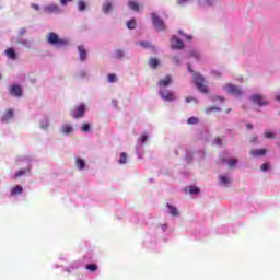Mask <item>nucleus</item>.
<instances>
[{
  "label": "nucleus",
  "instance_id": "nucleus-1",
  "mask_svg": "<svg viewBox=\"0 0 280 280\" xmlns=\"http://www.w3.org/2000/svg\"><path fill=\"white\" fill-rule=\"evenodd\" d=\"M192 82L200 93H203L205 95L209 93V88H207V84H205V77H202V74L194 73Z\"/></svg>",
  "mask_w": 280,
  "mask_h": 280
},
{
  "label": "nucleus",
  "instance_id": "nucleus-2",
  "mask_svg": "<svg viewBox=\"0 0 280 280\" xmlns=\"http://www.w3.org/2000/svg\"><path fill=\"white\" fill-rule=\"evenodd\" d=\"M47 43H49V45H57V47H67V45H69V40L60 38L58 34L54 32L48 34Z\"/></svg>",
  "mask_w": 280,
  "mask_h": 280
},
{
  "label": "nucleus",
  "instance_id": "nucleus-3",
  "mask_svg": "<svg viewBox=\"0 0 280 280\" xmlns=\"http://www.w3.org/2000/svg\"><path fill=\"white\" fill-rule=\"evenodd\" d=\"M84 113H86V106L84 104L75 106L70 110V115L73 119H81V117H84Z\"/></svg>",
  "mask_w": 280,
  "mask_h": 280
},
{
  "label": "nucleus",
  "instance_id": "nucleus-4",
  "mask_svg": "<svg viewBox=\"0 0 280 280\" xmlns=\"http://www.w3.org/2000/svg\"><path fill=\"white\" fill-rule=\"evenodd\" d=\"M151 18H152L153 25H154L155 30L158 32H165V30L167 28L165 26V22L163 20H161V18H159V15H156V13H152Z\"/></svg>",
  "mask_w": 280,
  "mask_h": 280
},
{
  "label": "nucleus",
  "instance_id": "nucleus-5",
  "mask_svg": "<svg viewBox=\"0 0 280 280\" xmlns=\"http://www.w3.org/2000/svg\"><path fill=\"white\" fill-rule=\"evenodd\" d=\"M253 104H257L258 106H268V100L264 97L261 94H254L249 97Z\"/></svg>",
  "mask_w": 280,
  "mask_h": 280
},
{
  "label": "nucleus",
  "instance_id": "nucleus-6",
  "mask_svg": "<svg viewBox=\"0 0 280 280\" xmlns=\"http://www.w3.org/2000/svg\"><path fill=\"white\" fill-rule=\"evenodd\" d=\"M162 100L165 102H174L176 100V95H174V92L170 90H162L159 92Z\"/></svg>",
  "mask_w": 280,
  "mask_h": 280
},
{
  "label": "nucleus",
  "instance_id": "nucleus-7",
  "mask_svg": "<svg viewBox=\"0 0 280 280\" xmlns=\"http://www.w3.org/2000/svg\"><path fill=\"white\" fill-rule=\"evenodd\" d=\"M224 90L230 93V95H235L236 97L242 95V89H240L237 85L229 84L224 86Z\"/></svg>",
  "mask_w": 280,
  "mask_h": 280
},
{
  "label": "nucleus",
  "instance_id": "nucleus-8",
  "mask_svg": "<svg viewBox=\"0 0 280 280\" xmlns=\"http://www.w3.org/2000/svg\"><path fill=\"white\" fill-rule=\"evenodd\" d=\"M10 95H13L14 97H22L23 95V89L19 84H13L9 88Z\"/></svg>",
  "mask_w": 280,
  "mask_h": 280
},
{
  "label": "nucleus",
  "instance_id": "nucleus-9",
  "mask_svg": "<svg viewBox=\"0 0 280 280\" xmlns=\"http://www.w3.org/2000/svg\"><path fill=\"white\" fill-rule=\"evenodd\" d=\"M171 47L172 49H183V47H185V44L183 43V40H180V38L173 36L171 39Z\"/></svg>",
  "mask_w": 280,
  "mask_h": 280
},
{
  "label": "nucleus",
  "instance_id": "nucleus-10",
  "mask_svg": "<svg viewBox=\"0 0 280 280\" xmlns=\"http://www.w3.org/2000/svg\"><path fill=\"white\" fill-rule=\"evenodd\" d=\"M78 50H79V58H80L81 62H84L89 56V51L86 50L84 45H80L78 47Z\"/></svg>",
  "mask_w": 280,
  "mask_h": 280
},
{
  "label": "nucleus",
  "instance_id": "nucleus-11",
  "mask_svg": "<svg viewBox=\"0 0 280 280\" xmlns=\"http://www.w3.org/2000/svg\"><path fill=\"white\" fill-rule=\"evenodd\" d=\"M12 117H14V110L13 109H8L1 117V121L4 124H8V121L12 120Z\"/></svg>",
  "mask_w": 280,
  "mask_h": 280
},
{
  "label": "nucleus",
  "instance_id": "nucleus-12",
  "mask_svg": "<svg viewBox=\"0 0 280 280\" xmlns=\"http://www.w3.org/2000/svg\"><path fill=\"white\" fill-rule=\"evenodd\" d=\"M172 84V77L166 75L164 79L160 80L158 82V85L161 86L162 89H165L166 86H170Z\"/></svg>",
  "mask_w": 280,
  "mask_h": 280
},
{
  "label": "nucleus",
  "instance_id": "nucleus-13",
  "mask_svg": "<svg viewBox=\"0 0 280 280\" xmlns=\"http://www.w3.org/2000/svg\"><path fill=\"white\" fill-rule=\"evenodd\" d=\"M44 12H46L47 14H54L56 12H60V8L56 4H50L44 8Z\"/></svg>",
  "mask_w": 280,
  "mask_h": 280
},
{
  "label": "nucleus",
  "instance_id": "nucleus-14",
  "mask_svg": "<svg viewBox=\"0 0 280 280\" xmlns=\"http://www.w3.org/2000/svg\"><path fill=\"white\" fill-rule=\"evenodd\" d=\"M222 165H224V163H228L229 167H235V165H237V159L232 158L230 160H226L224 158L220 159Z\"/></svg>",
  "mask_w": 280,
  "mask_h": 280
},
{
  "label": "nucleus",
  "instance_id": "nucleus-15",
  "mask_svg": "<svg viewBox=\"0 0 280 280\" xmlns=\"http://www.w3.org/2000/svg\"><path fill=\"white\" fill-rule=\"evenodd\" d=\"M267 152L268 151L266 149H256V150H250L249 154L252 156H265Z\"/></svg>",
  "mask_w": 280,
  "mask_h": 280
},
{
  "label": "nucleus",
  "instance_id": "nucleus-16",
  "mask_svg": "<svg viewBox=\"0 0 280 280\" xmlns=\"http://www.w3.org/2000/svg\"><path fill=\"white\" fill-rule=\"evenodd\" d=\"M167 209L170 210L171 215H173L174 218L180 215V213L178 212V209L170 203L166 205Z\"/></svg>",
  "mask_w": 280,
  "mask_h": 280
},
{
  "label": "nucleus",
  "instance_id": "nucleus-17",
  "mask_svg": "<svg viewBox=\"0 0 280 280\" xmlns=\"http://www.w3.org/2000/svg\"><path fill=\"white\" fill-rule=\"evenodd\" d=\"M19 194H23V187L21 185H16L11 189V196H19Z\"/></svg>",
  "mask_w": 280,
  "mask_h": 280
},
{
  "label": "nucleus",
  "instance_id": "nucleus-18",
  "mask_svg": "<svg viewBox=\"0 0 280 280\" xmlns=\"http://www.w3.org/2000/svg\"><path fill=\"white\" fill-rule=\"evenodd\" d=\"M5 55L10 58V60H16V51H14L13 48L7 49Z\"/></svg>",
  "mask_w": 280,
  "mask_h": 280
},
{
  "label": "nucleus",
  "instance_id": "nucleus-19",
  "mask_svg": "<svg viewBox=\"0 0 280 280\" xmlns=\"http://www.w3.org/2000/svg\"><path fill=\"white\" fill-rule=\"evenodd\" d=\"M63 135H71L73 132V127L71 125H63L61 128Z\"/></svg>",
  "mask_w": 280,
  "mask_h": 280
},
{
  "label": "nucleus",
  "instance_id": "nucleus-20",
  "mask_svg": "<svg viewBox=\"0 0 280 280\" xmlns=\"http://www.w3.org/2000/svg\"><path fill=\"white\" fill-rule=\"evenodd\" d=\"M113 10V3H110V1H106L104 4H103V12L105 14H108V12Z\"/></svg>",
  "mask_w": 280,
  "mask_h": 280
},
{
  "label": "nucleus",
  "instance_id": "nucleus-21",
  "mask_svg": "<svg viewBox=\"0 0 280 280\" xmlns=\"http://www.w3.org/2000/svg\"><path fill=\"white\" fill-rule=\"evenodd\" d=\"M75 163L78 170H84V167L86 166V162L80 158H77Z\"/></svg>",
  "mask_w": 280,
  "mask_h": 280
},
{
  "label": "nucleus",
  "instance_id": "nucleus-22",
  "mask_svg": "<svg viewBox=\"0 0 280 280\" xmlns=\"http://www.w3.org/2000/svg\"><path fill=\"white\" fill-rule=\"evenodd\" d=\"M130 10H133V12H139L140 10V7H139V3L130 0L129 3H128Z\"/></svg>",
  "mask_w": 280,
  "mask_h": 280
},
{
  "label": "nucleus",
  "instance_id": "nucleus-23",
  "mask_svg": "<svg viewBox=\"0 0 280 280\" xmlns=\"http://www.w3.org/2000/svg\"><path fill=\"white\" fill-rule=\"evenodd\" d=\"M160 61L156 58H151L149 59V67H151V69H156V67H159Z\"/></svg>",
  "mask_w": 280,
  "mask_h": 280
},
{
  "label": "nucleus",
  "instance_id": "nucleus-24",
  "mask_svg": "<svg viewBox=\"0 0 280 280\" xmlns=\"http://www.w3.org/2000/svg\"><path fill=\"white\" fill-rule=\"evenodd\" d=\"M119 163L120 165H126V163H128V154H126V152L120 153Z\"/></svg>",
  "mask_w": 280,
  "mask_h": 280
},
{
  "label": "nucleus",
  "instance_id": "nucleus-25",
  "mask_svg": "<svg viewBox=\"0 0 280 280\" xmlns=\"http://www.w3.org/2000/svg\"><path fill=\"white\" fill-rule=\"evenodd\" d=\"M219 180H220V183L222 184V185H230V183H231V178H229V177H226V176H224V175H220L219 176Z\"/></svg>",
  "mask_w": 280,
  "mask_h": 280
},
{
  "label": "nucleus",
  "instance_id": "nucleus-26",
  "mask_svg": "<svg viewBox=\"0 0 280 280\" xmlns=\"http://www.w3.org/2000/svg\"><path fill=\"white\" fill-rule=\"evenodd\" d=\"M27 172H30V168L20 170L18 173H15L14 178H21V176H25Z\"/></svg>",
  "mask_w": 280,
  "mask_h": 280
},
{
  "label": "nucleus",
  "instance_id": "nucleus-27",
  "mask_svg": "<svg viewBox=\"0 0 280 280\" xmlns=\"http://www.w3.org/2000/svg\"><path fill=\"white\" fill-rule=\"evenodd\" d=\"M114 58H116V60H121V58H124V50L116 49L114 54Z\"/></svg>",
  "mask_w": 280,
  "mask_h": 280
},
{
  "label": "nucleus",
  "instance_id": "nucleus-28",
  "mask_svg": "<svg viewBox=\"0 0 280 280\" xmlns=\"http://www.w3.org/2000/svg\"><path fill=\"white\" fill-rule=\"evenodd\" d=\"M128 30H135L137 27V21L135 19H131L127 22Z\"/></svg>",
  "mask_w": 280,
  "mask_h": 280
},
{
  "label": "nucleus",
  "instance_id": "nucleus-29",
  "mask_svg": "<svg viewBox=\"0 0 280 280\" xmlns=\"http://www.w3.org/2000/svg\"><path fill=\"white\" fill-rule=\"evenodd\" d=\"M188 189H189L188 190L189 194H191V195L200 194V188H198L196 186H189Z\"/></svg>",
  "mask_w": 280,
  "mask_h": 280
},
{
  "label": "nucleus",
  "instance_id": "nucleus-30",
  "mask_svg": "<svg viewBox=\"0 0 280 280\" xmlns=\"http://www.w3.org/2000/svg\"><path fill=\"white\" fill-rule=\"evenodd\" d=\"M86 270H90V272H95L97 270V265L95 264H89L85 266Z\"/></svg>",
  "mask_w": 280,
  "mask_h": 280
},
{
  "label": "nucleus",
  "instance_id": "nucleus-31",
  "mask_svg": "<svg viewBox=\"0 0 280 280\" xmlns=\"http://www.w3.org/2000/svg\"><path fill=\"white\" fill-rule=\"evenodd\" d=\"M89 130H91V125H89L88 122H83V125L81 126V132H89Z\"/></svg>",
  "mask_w": 280,
  "mask_h": 280
},
{
  "label": "nucleus",
  "instance_id": "nucleus-32",
  "mask_svg": "<svg viewBox=\"0 0 280 280\" xmlns=\"http://www.w3.org/2000/svg\"><path fill=\"white\" fill-rule=\"evenodd\" d=\"M78 8H79L80 12H84V10H86V3L84 1H79Z\"/></svg>",
  "mask_w": 280,
  "mask_h": 280
},
{
  "label": "nucleus",
  "instance_id": "nucleus-33",
  "mask_svg": "<svg viewBox=\"0 0 280 280\" xmlns=\"http://www.w3.org/2000/svg\"><path fill=\"white\" fill-rule=\"evenodd\" d=\"M107 81L110 83L117 82V74H113V73L108 74Z\"/></svg>",
  "mask_w": 280,
  "mask_h": 280
},
{
  "label": "nucleus",
  "instance_id": "nucleus-34",
  "mask_svg": "<svg viewBox=\"0 0 280 280\" xmlns=\"http://www.w3.org/2000/svg\"><path fill=\"white\" fill-rule=\"evenodd\" d=\"M198 117H189L188 118V120H187V124H189V125H196V124H198Z\"/></svg>",
  "mask_w": 280,
  "mask_h": 280
},
{
  "label": "nucleus",
  "instance_id": "nucleus-35",
  "mask_svg": "<svg viewBox=\"0 0 280 280\" xmlns=\"http://www.w3.org/2000/svg\"><path fill=\"white\" fill-rule=\"evenodd\" d=\"M261 172H268V170H270V165L268 163H264L260 166Z\"/></svg>",
  "mask_w": 280,
  "mask_h": 280
},
{
  "label": "nucleus",
  "instance_id": "nucleus-36",
  "mask_svg": "<svg viewBox=\"0 0 280 280\" xmlns=\"http://www.w3.org/2000/svg\"><path fill=\"white\" fill-rule=\"evenodd\" d=\"M265 137L266 139H275V135L272 133V131H265Z\"/></svg>",
  "mask_w": 280,
  "mask_h": 280
},
{
  "label": "nucleus",
  "instance_id": "nucleus-37",
  "mask_svg": "<svg viewBox=\"0 0 280 280\" xmlns=\"http://www.w3.org/2000/svg\"><path fill=\"white\" fill-rule=\"evenodd\" d=\"M211 110H217V113L220 112L219 107H215V106L206 108V113L208 114L211 113Z\"/></svg>",
  "mask_w": 280,
  "mask_h": 280
},
{
  "label": "nucleus",
  "instance_id": "nucleus-38",
  "mask_svg": "<svg viewBox=\"0 0 280 280\" xmlns=\"http://www.w3.org/2000/svg\"><path fill=\"white\" fill-rule=\"evenodd\" d=\"M180 34V36H185L186 37V40H191V35H185V33H183V31H179L178 32Z\"/></svg>",
  "mask_w": 280,
  "mask_h": 280
},
{
  "label": "nucleus",
  "instance_id": "nucleus-39",
  "mask_svg": "<svg viewBox=\"0 0 280 280\" xmlns=\"http://www.w3.org/2000/svg\"><path fill=\"white\" fill-rule=\"evenodd\" d=\"M213 143H214V145H222V139L217 138V139H214Z\"/></svg>",
  "mask_w": 280,
  "mask_h": 280
},
{
  "label": "nucleus",
  "instance_id": "nucleus-40",
  "mask_svg": "<svg viewBox=\"0 0 280 280\" xmlns=\"http://www.w3.org/2000/svg\"><path fill=\"white\" fill-rule=\"evenodd\" d=\"M186 102H187V104H191V102H196V98L188 96V97H186Z\"/></svg>",
  "mask_w": 280,
  "mask_h": 280
},
{
  "label": "nucleus",
  "instance_id": "nucleus-41",
  "mask_svg": "<svg viewBox=\"0 0 280 280\" xmlns=\"http://www.w3.org/2000/svg\"><path fill=\"white\" fill-rule=\"evenodd\" d=\"M140 141L141 143H145V141H148V136L147 135L141 136Z\"/></svg>",
  "mask_w": 280,
  "mask_h": 280
},
{
  "label": "nucleus",
  "instance_id": "nucleus-42",
  "mask_svg": "<svg viewBox=\"0 0 280 280\" xmlns=\"http://www.w3.org/2000/svg\"><path fill=\"white\" fill-rule=\"evenodd\" d=\"M139 45L141 47H150V43H148V42H140Z\"/></svg>",
  "mask_w": 280,
  "mask_h": 280
},
{
  "label": "nucleus",
  "instance_id": "nucleus-43",
  "mask_svg": "<svg viewBox=\"0 0 280 280\" xmlns=\"http://www.w3.org/2000/svg\"><path fill=\"white\" fill-rule=\"evenodd\" d=\"M73 0H60L61 5H67V3H71Z\"/></svg>",
  "mask_w": 280,
  "mask_h": 280
},
{
  "label": "nucleus",
  "instance_id": "nucleus-44",
  "mask_svg": "<svg viewBox=\"0 0 280 280\" xmlns=\"http://www.w3.org/2000/svg\"><path fill=\"white\" fill-rule=\"evenodd\" d=\"M32 8H33V10H36V11L40 10V7H38V4H36V3H33Z\"/></svg>",
  "mask_w": 280,
  "mask_h": 280
},
{
  "label": "nucleus",
  "instance_id": "nucleus-45",
  "mask_svg": "<svg viewBox=\"0 0 280 280\" xmlns=\"http://www.w3.org/2000/svg\"><path fill=\"white\" fill-rule=\"evenodd\" d=\"M189 0H177L178 5H183L184 3H187Z\"/></svg>",
  "mask_w": 280,
  "mask_h": 280
},
{
  "label": "nucleus",
  "instance_id": "nucleus-46",
  "mask_svg": "<svg viewBox=\"0 0 280 280\" xmlns=\"http://www.w3.org/2000/svg\"><path fill=\"white\" fill-rule=\"evenodd\" d=\"M27 33V30H25V28H21L20 30V36H23L24 34H26Z\"/></svg>",
  "mask_w": 280,
  "mask_h": 280
},
{
  "label": "nucleus",
  "instance_id": "nucleus-47",
  "mask_svg": "<svg viewBox=\"0 0 280 280\" xmlns=\"http://www.w3.org/2000/svg\"><path fill=\"white\" fill-rule=\"evenodd\" d=\"M22 45H25L26 47H27V45H30V42H27V40H21L20 42Z\"/></svg>",
  "mask_w": 280,
  "mask_h": 280
},
{
  "label": "nucleus",
  "instance_id": "nucleus-48",
  "mask_svg": "<svg viewBox=\"0 0 280 280\" xmlns=\"http://www.w3.org/2000/svg\"><path fill=\"white\" fill-rule=\"evenodd\" d=\"M190 56H192V57H195V58H198V52L191 51V52H190Z\"/></svg>",
  "mask_w": 280,
  "mask_h": 280
},
{
  "label": "nucleus",
  "instance_id": "nucleus-49",
  "mask_svg": "<svg viewBox=\"0 0 280 280\" xmlns=\"http://www.w3.org/2000/svg\"><path fill=\"white\" fill-rule=\"evenodd\" d=\"M246 128H247V130H253V124H247Z\"/></svg>",
  "mask_w": 280,
  "mask_h": 280
},
{
  "label": "nucleus",
  "instance_id": "nucleus-50",
  "mask_svg": "<svg viewBox=\"0 0 280 280\" xmlns=\"http://www.w3.org/2000/svg\"><path fill=\"white\" fill-rule=\"evenodd\" d=\"M188 71H189L190 73H194V70L191 69V66H190V65H188Z\"/></svg>",
  "mask_w": 280,
  "mask_h": 280
},
{
  "label": "nucleus",
  "instance_id": "nucleus-51",
  "mask_svg": "<svg viewBox=\"0 0 280 280\" xmlns=\"http://www.w3.org/2000/svg\"><path fill=\"white\" fill-rule=\"evenodd\" d=\"M206 3H208L209 5H213V2H211V0H206Z\"/></svg>",
  "mask_w": 280,
  "mask_h": 280
},
{
  "label": "nucleus",
  "instance_id": "nucleus-52",
  "mask_svg": "<svg viewBox=\"0 0 280 280\" xmlns=\"http://www.w3.org/2000/svg\"><path fill=\"white\" fill-rule=\"evenodd\" d=\"M255 141H257V137H254V138L250 140L252 143H255Z\"/></svg>",
  "mask_w": 280,
  "mask_h": 280
},
{
  "label": "nucleus",
  "instance_id": "nucleus-53",
  "mask_svg": "<svg viewBox=\"0 0 280 280\" xmlns=\"http://www.w3.org/2000/svg\"><path fill=\"white\" fill-rule=\"evenodd\" d=\"M218 100H221V102H224V98L222 96H218Z\"/></svg>",
  "mask_w": 280,
  "mask_h": 280
},
{
  "label": "nucleus",
  "instance_id": "nucleus-54",
  "mask_svg": "<svg viewBox=\"0 0 280 280\" xmlns=\"http://www.w3.org/2000/svg\"><path fill=\"white\" fill-rule=\"evenodd\" d=\"M277 102H280V95L276 96Z\"/></svg>",
  "mask_w": 280,
  "mask_h": 280
},
{
  "label": "nucleus",
  "instance_id": "nucleus-55",
  "mask_svg": "<svg viewBox=\"0 0 280 280\" xmlns=\"http://www.w3.org/2000/svg\"><path fill=\"white\" fill-rule=\"evenodd\" d=\"M174 60H175L176 62H178V58L175 57Z\"/></svg>",
  "mask_w": 280,
  "mask_h": 280
},
{
  "label": "nucleus",
  "instance_id": "nucleus-56",
  "mask_svg": "<svg viewBox=\"0 0 280 280\" xmlns=\"http://www.w3.org/2000/svg\"><path fill=\"white\" fill-rule=\"evenodd\" d=\"M228 113H231V109H228Z\"/></svg>",
  "mask_w": 280,
  "mask_h": 280
},
{
  "label": "nucleus",
  "instance_id": "nucleus-57",
  "mask_svg": "<svg viewBox=\"0 0 280 280\" xmlns=\"http://www.w3.org/2000/svg\"><path fill=\"white\" fill-rule=\"evenodd\" d=\"M0 80H1V74H0Z\"/></svg>",
  "mask_w": 280,
  "mask_h": 280
}]
</instances>
